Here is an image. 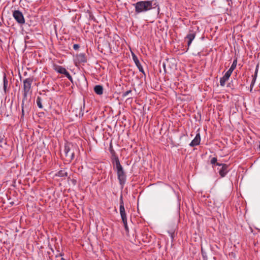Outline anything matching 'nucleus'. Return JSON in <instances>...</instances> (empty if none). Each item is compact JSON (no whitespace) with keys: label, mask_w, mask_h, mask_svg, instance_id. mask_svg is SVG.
<instances>
[{"label":"nucleus","mask_w":260,"mask_h":260,"mask_svg":"<svg viewBox=\"0 0 260 260\" xmlns=\"http://www.w3.org/2000/svg\"><path fill=\"white\" fill-rule=\"evenodd\" d=\"M135 8V12L137 14L146 12L152 9L157 8L158 11H159V7L156 1H139L133 4Z\"/></svg>","instance_id":"f257e3e1"},{"label":"nucleus","mask_w":260,"mask_h":260,"mask_svg":"<svg viewBox=\"0 0 260 260\" xmlns=\"http://www.w3.org/2000/svg\"><path fill=\"white\" fill-rule=\"evenodd\" d=\"M112 165L114 170L116 171L117 178L119 180V183L121 187H123L126 182V175L122 166L120 164L118 156L114 155Z\"/></svg>","instance_id":"f03ea898"},{"label":"nucleus","mask_w":260,"mask_h":260,"mask_svg":"<svg viewBox=\"0 0 260 260\" xmlns=\"http://www.w3.org/2000/svg\"><path fill=\"white\" fill-rule=\"evenodd\" d=\"M33 82V79L31 78H27L23 81V93L22 103V113L23 115V104L25 100H26L27 95L29 93H31V84Z\"/></svg>","instance_id":"7ed1b4c3"},{"label":"nucleus","mask_w":260,"mask_h":260,"mask_svg":"<svg viewBox=\"0 0 260 260\" xmlns=\"http://www.w3.org/2000/svg\"><path fill=\"white\" fill-rule=\"evenodd\" d=\"M120 214L122 221L123 223L125 230L126 232H128V228L127 226L126 214L125 213V208L124 206V203L123 201L122 196L121 195L120 198V207H119Z\"/></svg>","instance_id":"20e7f679"},{"label":"nucleus","mask_w":260,"mask_h":260,"mask_svg":"<svg viewBox=\"0 0 260 260\" xmlns=\"http://www.w3.org/2000/svg\"><path fill=\"white\" fill-rule=\"evenodd\" d=\"M64 151L65 155L68 158V160L71 161L74 158V152L70 145H65Z\"/></svg>","instance_id":"39448f33"},{"label":"nucleus","mask_w":260,"mask_h":260,"mask_svg":"<svg viewBox=\"0 0 260 260\" xmlns=\"http://www.w3.org/2000/svg\"><path fill=\"white\" fill-rule=\"evenodd\" d=\"M13 16L19 24H24L25 19L23 14L19 10H15L13 13Z\"/></svg>","instance_id":"423d86ee"},{"label":"nucleus","mask_w":260,"mask_h":260,"mask_svg":"<svg viewBox=\"0 0 260 260\" xmlns=\"http://www.w3.org/2000/svg\"><path fill=\"white\" fill-rule=\"evenodd\" d=\"M196 36V32L193 30L189 29L188 34L187 35L185 39H187V50L189 49L192 41L194 40Z\"/></svg>","instance_id":"0eeeda50"},{"label":"nucleus","mask_w":260,"mask_h":260,"mask_svg":"<svg viewBox=\"0 0 260 260\" xmlns=\"http://www.w3.org/2000/svg\"><path fill=\"white\" fill-rule=\"evenodd\" d=\"M132 57L134 61L135 62L136 66L138 68L139 71L142 73L144 75H145V72L143 70L142 65L141 64L137 56L134 53H132Z\"/></svg>","instance_id":"6e6552de"},{"label":"nucleus","mask_w":260,"mask_h":260,"mask_svg":"<svg viewBox=\"0 0 260 260\" xmlns=\"http://www.w3.org/2000/svg\"><path fill=\"white\" fill-rule=\"evenodd\" d=\"M201 141V136L200 133L196 135L195 138L191 141L189 146L191 147L198 146L200 144Z\"/></svg>","instance_id":"1a4fd4ad"},{"label":"nucleus","mask_w":260,"mask_h":260,"mask_svg":"<svg viewBox=\"0 0 260 260\" xmlns=\"http://www.w3.org/2000/svg\"><path fill=\"white\" fill-rule=\"evenodd\" d=\"M218 172L221 177H224L228 172V165L223 164L219 169Z\"/></svg>","instance_id":"9d476101"},{"label":"nucleus","mask_w":260,"mask_h":260,"mask_svg":"<svg viewBox=\"0 0 260 260\" xmlns=\"http://www.w3.org/2000/svg\"><path fill=\"white\" fill-rule=\"evenodd\" d=\"M76 59L79 63H85L86 62V57L84 53H80L76 56Z\"/></svg>","instance_id":"9b49d317"},{"label":"nucleus","mask_w":260,"mask_h":260,"mask_svg":"<svg viewBox=\"0 0 260 260\" xmlns=\"http://www.w3.org/2000/svg\"><path fill=\"white\" fill-rule=\"evenodd\" d=\"M230 76H231L230 75L225 73L224 75L220 79V86H224L225 85L226 81H227L229 80Z\"/></svg>","instance_id":"f8f14e48"},{"label":"nucleus","mask_w":260,"mask_h":260,"mask_svg":"<svg viewBox=\"0 0 260 260\" xmlns=\"http://www.w3.org/2000/svg\"><path fill=\"white\" fill-rule=\"evenodd\" d=\"M8 80L7 79V76L5 74H4L3 76V89L5 93H7L8 92Z\"/></svg>","instance_id":"ddd939ff"},{"label":"nucleus","mask_w":260,"mask_h":260,"mask_svg":"<svg viewBox=\"0 0 260 260\" xmlns=\"http://www.w3.org/2000/svg\"><path fill=\"white\" fill-rule=\"evenodd\" d=\"M94 91L98 95H102L103 93V87L102 85H97L94 87Z\"/></svg>","instance_id":"4468645a"},{"label":"nucleus","mask_w":260,"mask_h":260,"mask_svg":"<svg viewBox=\"0 0 260 260\" xmlns=\"http://www.w3.org/2000/svg\"><path fill=\"white\" fill-rule=\"evenodd\" d=\"M55 70L57 72L64 75L68 72L64 68L59 66L56 67Z\"/></svg>","instance_id":"2eb2a0df"},{"label":"nucleus","mask_w":260,"mask_h":260,"mask_svg":"<svg viewBox=\"0 0 260 260\" xmlns=\"http://www.w3.org/2000/svg\"><path fill=\"white\" fill-rule=\"evenodd\" d=\"M257 72H258V69H257V67L255 69L254 74L253 75H252V80L251 83L250 84L251 89H252V88H253V87L255 84V81H256V79L257 78Z\"/></svg>","instance_id":"dca6fc26"},{"label":"nucleus","mask_w":260,"mask_h":260,"mask_svg":"<svg viewBox=\"0 0 260 260\" xmlns=\"http://www.w3.org/2000/svg\"><path fill=\"white\" fill-rule=\"evenodd\" d=\"M56 175L58 177H63L67 176L68 173L65 170H60L57 172Z\"/></svg>","instance_id":"f3484780"},{"label":"nucleus","mask_w":260,"mask_h":260,"mask_svg":"<svg viewBox=\"0 0 260 260\" xmlns=\"http://www.w3.org/2000/svg\"><path fill=\"white\" fill-rule=\"evenodd\" d=\"M36 103H37L38 107L39 108H40V109L43 108V107L42 104V99L41 97H40V96L37 97V100H36Z\"/></svg>","instance_id":"a211bd4d"},{"label":"nucleus","mask_w":260,"mask_h":260,"mask_svg":"<svg viewBox=\"0 0 260 260\" xmlns=\"http://www.w3.org/2000/svg\"><path fill=\"white\" fill-rule=\"evenodd\" d=\"M168 233L169 234V236L171 237L172 239V241H173L174 237L175 235V230L174 229H171L169 231H168Z\"/></svg>","instance_id":"6ab92c4d"},{"label":"nucleus","mask_w":260,"mask_h":260,"mask_svg":"<svg viewBox=\"0 0 260 260\" xmlns=\"http://www.w3.org/2000/svg\"><path fill=\"white\" fill-rule=\"evenodd\" d=\"M237 59L236 58L234 60L233 63H232V66H231V68H232L234 69H235V68H236V66H237Z\"/></svg>","instance_id":"aec40b11"},{"label":"nucleus","mask_w":260,"mask_h":260,"mask_svg":"<svg viewBox=\"0 0 260 260\" xmlns=\"http://www.w3.org/2000/svg\"><path fill=\"white\" fill-rule=\"evenodd\" d=\"M132 92V90H128L125 92H124L123 93H122V96L123 98H125V97H126L128 95V94L129 93H131Z\"/></svg>","instance_id":"412c9836"},{"label":"nucleus","mask_w":260,"mask_h":260,"mask_svg":"<svg viewBox=\"0 0 260 260\" xmlns=\"http://www.w3.org/2000/svg\"><path fill=\"white\" fill-rule=\"evenodd\" d=\"M217 161V159L216 157H212L210 160V163L212 165H215Z\"/></svg>","instance_id":"4be33fe9"},{"label":"nucleus","mask_w":260,"mask_h":260,"mask_svg":"<svg viewBox=\"0 0 260 260\" xmlns=\"http://www.w3.org/2000/svg\"><path fill=\"white\" fill-rule=\"evenodd\" d=\"M65 76L68 78V79L72 82H73V78L72 77V76H71V75L70 74V73L69 72H68Z\"/></svg>","instance_id":"5701e85b"},{"label":"nucleus","mask_w":260,"mask_h":260,"mask_svg":"<svg viewBox=\"0 0 260 260\" xmlns=\"http://www.w3.org/2000/svg\"><path fill=\"white\" fill-rule=\"evenodd\" d=\"M111 153L112 154V157H111V161H112V163H113V157H114V155H115V156H117V155L116 154L115 151L113 150H111Z\"/></svg>","instance_id":"b1692460"},{"label":"nucleus","mask_w":260,"mask_h":260,"mask_svg":"<svg viewBox=\"0 0 260 260\" xmlns=\"http://www.w3.org/2000/svg\"><path fill=\"white\" fill-rule=\"evenodd\" d=\"M235 69L232 68L230 67V68L229 69V70L226 72V73H227L228 74L230 75V76L231 75L232 72H233V71Z\"/></svg>","instance_id":"393cba45"},{"label":"nucleus","mask_w":260,"mask_h":260,"mask_svg":"<svg viewBox=\"0 0 260 260\" xmlns=\"http://www.w3.org/2000/svg\"><path fill=\"white\" fill-rule=\"evenodd\" d=\"M235 69L232 68L230 67V68L229 69V70L226 72V73H227L228 74L230 75V76L231 75L232 72H233V71Z\"/></svg>","instance_id":"a878e982"},{"label":"nucleus","mask_w":260,"mask_h":260,"mask_svg":"<svg viewBox=\"0 0 260 260\" xmlns=\"http://www.w3.org/2000/svg\"><path fill=\"white\" fill-rule=\"evenodd\" d=\"M79 47H80V46L78 44H76L73 45V48H74V49H75L76 50L78 49L79 48Z\"/></svg>","instance_id":"bb28decb"},{"label":"nucleus","mask_w":260,"mask_h":260,"mask_svg":"<svg viewBox=\"0 0 260 260\" xmlns=\"http://www.w3.org/2000/svg\"><path fill=\"white\" fill-rule=\"evenodd\" d=\"M83 114H84V113L82 112V107H81V108H80V113L79 114V115L80 117V116H82L83 115Z\"/></svg>","instance_id":"cd10ccee"},{"label":"nucleus","mask_w":260,"mask_h":260,"mask_svg":"<svg viewBox=\"0 0 260 260\" xmlns=\"http://www.w3.org/2000/svg\"><path fill=\"white\" fill-rule=\"evenodd\" d=\"M223 164H220V163H218V162H216V163L215 164V165L221 167H222V165Z\"/></svg>","instance_id":"c85d7f7f"},{"label":"nucleus","mask_w":260,"mask_h":260,"mask_svg":"<svg viewBox=\"0 0 260 260\" xmlns=\"http://www.w3.org/2000/svg\"><path fill=\"white\" fill-rule=\"evenodd\" d=\"M3 242L2 239L0 237V242Z\"/></svg>","instance_id":"c756f323"},{"label":"nucleus","mask_w":260,"mask_h":260,"mask_svg":"<svg viewBox=\"0 0 260 260\" xmlns=\"http://www.w3.org/2000/svg\"><path fill=\"white\" fill-rule=\"evenodd\" d=\"M84 107H85V103H83V109H84Z\"/></svg>","instance_id":"7c9ffc66"},{"label":"nucleus","mask_w":260,"mask_h":260,"mask_svg":"<svg viewBox=\"0 0 260 260\" xmlns=\"http://www.w3.org/2000/svg\"><path fill=\"white\" fill-rule=\"evenodd\" d=\"M61 260H65L63 258H61Z\"/></svg>","instance_id":"2f4dec72"}]
</instances>
